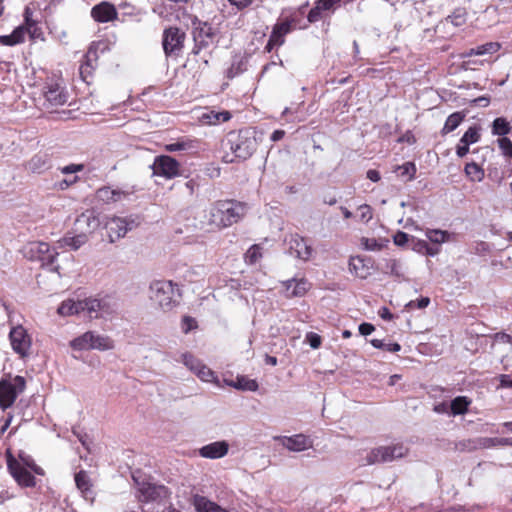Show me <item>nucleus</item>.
I'll use <instances>...</instances> for the list:
<instances>
[{
	"label": "nucleus",
	"instance_id": "obj_18",
	"mask_svg": "<svg viewBox=\"0 0 512 512\" xmlns=\"http://www.w3.org/2000/svg\"><path fill=\"white\" fill-rule=\"evenodd\" d=\"M292 22L285 20L274 25L265 51L271 52L275 47H280L285 42V36L292 31Z\"/></svg>",
	"mask_w": 512,
	"mask_h": 512
},
{
	"label": "nucleus",
	"instance_id": "obj_32",
	"mask_svg": "<svg viewBox=\"0 0 512 512\" xmlns=\"http://www.w3.org/2000/svg\"><path fill=\"white\" fill-rule=\"evenodd\" d=\"M499 49H500L499 43L489 42V43L480 45L476 48H471V49L465 51L461 55V57L467 58V57H471V56H475V55L481 56V55H486V54H493V53H496Z\"/></svg>",
	"mask_w": 512,
	"mask_h": 512
},
{
	"label": "nucleus",
	"instance_id": "obj_20",
	"mask_svg": "<svg viewBox=\"0 0 512 512\" xmlns=\"http://www.w3.org/2000/svg\"><path fill=\"white\" fill-rule=\"evenodd\" d=\"M100 225L101 220L95 210H86L80 214L75 221L76 230L86 232L88 237L97 230Z\"/></svg>",
	"mask_w": 512,
	"mask_h": 512
},
{
	"label": "nucleus",
	"instance_id": "obj_41",
	"mask_svg": "<svg viewBox=\"0 0 512 512\" xmlns=\"http://www.w3.org/2000/svg\"><path fill=\"white\" fill-rule=\"evenodd\" d=\"M467 17L464 9H456L451 15L445 19L446 24L454 27H461L466 23Z\"/></svg>",
	"mask_w": 512,
	"mask_h": 512
},
{
	"label": "nucleus",
	"instance_id": "obj_51",
	"mask_svg": "<svg viewBox=\"0 0 512 512\" xmlns=\"http://www.w3.org/2000/svg\"><path fill=\"white\" fill-rule=\"evenodd\" d=\"M371 344L373 347L378 349H385L390 352H397L400 350V345L398 343H392V344H385L383 340L380 339H372Z\"/></svg>",
	"mask_w": 512,
	"mask_h": 512
},
{
	"label": "nucleus",
	"instance_id": "obj_49",
	"mask_svg": "<svg viewBox=\"0 0 512 512\" xmlns=\"http://www.w3.org/2000/svg\"><path fill=\"white\" fill-rule=\"evenodd\" d=\"M342 0H318L317 4L320 6L321 10L326 13L328 16L332 13L336 7L340 5Z\"/></svg>",
	"mask_w": 512,
	"mask_h": 512
},
{
	"label": "nucleus",
	"instance_id": "obj_54",
	"mask_svg": "<svg viewBox=\"0 0 512 512\" xmlns=\"http://www.w3.org/2000/svg\"><path fill=\"white\" fill-rule=\"evenodd\" d=\"M393 241L395 243V245L397 246H404L406 245L409 241H411L409 235L405 232H402V231H398L394 237H393Z\"/></svg>",
	"mask_w": 512,
	"mask_h": 512
},
{
	"label": "nucleus",
	"instance_id": "obj_16",
	"mask_svg": "<svg viewBox=\"0 0 512 512\" xmlns=\"http://www.w3.org/2000/svg\"><path fill=\"white\" fill-rule=\"evenodd\" d=\"M185 33L177 27H170L163 33V49L167 55L178 54L183 48Z\"/></svg>",
	"mask_w": 512,
	"mask_h": 512
},
{
	"label": "nucleus",
	"instance_id": "obj_5",
	"mask_svg": "<svg viewBox=\"0 0 512 512\" xmlns=\"http://www.w3.org/2000/svg\"><path fill=\"white\" fill-rule=\"evenodd\" d=\"M25 379L22 376L8 377L0 380V407L6 410L11 407L17 397L24 392Z\"/></svg>",
	"mask_w": 512,
	"mask_h": 512
},
{
	"label": "nucleus",
	"instance_id": "obj_15",
	"mask_svg": "<svg viewBox=\"0 0 512 512\" xmlns=\"http://www.w3.org/2000/svg\"><path fill=\"white\" fill-rule=\"evenodd\" d=\"M43 94L48 108L62 106L68 101V93L58 81L47 82Z\"/></svg>",
	"mask_w": 512,
	"mask_h": 512
},
{
	"label": "nucleus",
	"instance_id": "obj_22",
	"mask_svg": "<svg viewBox=\"0 0 512 512\" xmlns=\"http://www.w3.org/2000/svg\"><path fill=\"white\" fill-rule=\"evenodd\" d=\"M168 496V490L163 485L152 483H141L138 487V495L140 501H156L164 499Z\"/></svg>",
	"mask_w": 512,
	"mask_h": 512
},
{
	"label": "nucleus",
	"instance_id": "obj_57",
	"mask_svg": "<svg viewBox=\"0 0 512 512\" xmlns=\"http://www.w3.org/2000/svg\"><path fill=\"white\" fill-rule=\"evenodd\" d=\"M196 327H197V323H196L195 319L188 317V316L184 317V319L182 321V330L184 333H188Z\"/></svg>",
	"mask_w": 512,
	"mask_h": 512
},
{
	"label": "nucleus",
	"instance_id": "obj_13",
	"mask_svg": "<svg viewBox=\"0 0 512 512\" xmlns=\"http://www.w3.org/2000/svg\"><path fill=\"white\" fill-rule=\"evenodd\" d=\"M7 467L15 481L20 486H35V478L32 475L33 471H31L29 468L19 466V464L16 463V458L11 454L10 451H7Z\"/></svg>",
	"mask_w": 512,
	"mask_h": 512
},
{
	"label": "nucleus",
	"instance_id": "obj_63",
	"mask_svg": "<svg viewBox=\"0 0 512 512\" xmlns=\"http://www.w3.org/2000/svg\"><path fill=\"white\" fill-rule=\"evenodd\" d=\"M374 331V326L372 324H369V323H362L360 326H359V332L364 335V336H367V335H370L372 332Z\"/></svg>",
	"mask_w": 512,
	"mask_h": 512
},
{
	"label": "nucleus",
	"instance_id": "obj_26",
	"mask_svg": "<svg viewBox=\"0 0 512 512\" xmlns=\"http://www.w3.org/2000/svg\"><path fill=\"white\" fill-rule=\"evenodd\" d=\"M91 16L97 22L106 23L117 17V11L114 5L101 2L91 9Z\"/></svg>",
	"mask_w": 512,
	"mask_h": 512
},
{
	"label": "nucleus",
	"instance_id": "obj_48",
	"mask_svg": "<svg viewBox=\"0 0 512 512\" xmlns=\"http://www.w3.org/2000/svg\"><path fill=\"white\" fill-rule=\"evenodd\" d=\"M497 144L504 156L512 158V141L509 138H507V137L498 138Z\"/></svg>",
	"mask_w": 512,
	"mask_h": 512
},
{
	"label": "nucleus",
	"instance_id": "obj_7",
	"mask_svg": "<svg viewBox=\"0 0 512 512\" xmlns=\"http://www.w3.org/2000/svg\"><path fill=\"white\" fill-rule=\"evenodd\" d=\"M101 309V302L98 299L88 298L84 300H66L63 301L62 304L58 307L57 313L60 316L66 317L71 315H76L81 312H87L91 318H93V313L98 312ZM98 316L95 315L94 318Z\"/></svg>",
	"mask_w": 512,
	"mask_h": 512
},
{
	"label": "nucleus",
	"instance_id": "obj_27",
	"mask_svg": "<svg viewBox=\"0 0 512 512\" xmlns=\"http://www.w3.org/2000/svg\"><path fill=\"white\" fill-rule=\"evenodd\" d=\"M98 60L97 50L94 47H90L84 55V60L80 65L79 72L83 81L89 82V77L92 76L94 69L96 68Z\"/></svg>",
	"mask_w": 512,
	"mask_h": 512
},
{
	"label": "nucleus",
	"instance_id": "obj_61",
	"mask_svg": "<svg viewBox=\"0 0 512 512\" xmlns=\"http://www.w3.org/2000/svg\"><path fill=\"white\" fill-rule=\"evenodd\" d=\"M227 1L239 10H242V9L250 6L253 2V0H227Z\"/></svg>",
	"mask_w": 512,
	"mask_h": 512
},
{
	"label": "nucleus",
	"instance_id": "obj_30",
	"mask_svg": "<svg viewBox=\"0 0 512 512\" xmlns=\"http://www.w3.org/2000/svg\"><path fill=\"white\" fill-rule=\"evenodd\" d=\"M231 118V114L228 111L216 112V111H207L202 113L199 117L200 121L203 124L208 125H216L219 123H223L228 121Z\"/></svg>",
	"mask_w": 512,
	"mask_h": 512
},
{
	"label": "nucleus",
	"instance_id": "obj_24",
	"mask_svg": "<svg viewBox=\"0 0 512 512\" xmlns=\"http://www.w3.org/2000/svg\"><path fill=\"white\" fill-rule=\"evenodd\" d=\"M229 452V444L225 440L215 441L199 449V455L207 459H219Z\"/></svg>",
	"mask_w": 512,
	"mask_h": 512
},
{
	"label": "nucleus",
	"instance_id": "obj_3",
	"mask_svg": "<svg viewBox=\"0 0 512 512\" xmlns=\"http://www.w3.org/2000/svg\"><path fill=\"white\" fill-rule=\"evenodd\" d=\"M226 145L234 157L224 156L227 163L234 162L235 159L246 160L256 150L257 144L255 137L251 136L249 131L232 132L228 135Z\"/></svg>",
	"mask_w": 512,
	"mask_h": 512
},
{
	"label": "nucleus",
	"instance_id": "obj_21",
	"mask_svg": "<svg viewBox=\"0 0 512 512\" xmlns=\"http://www.w3.org/2000/svg\"><path fill=\"white\" fill-rule=\"evenodd\" d=\"M10 340L12 348L16 353L22 357L28 354L31 340L22 326H17L10 331Z\"/></svg>",
	"mask_w": 512,
	"mask_h": 512
},
{
	"label": "nucleus",
	"instance_id": "obj_14",
	"mask_svg": "<svg viewBox=\"0 0 512 512\" xmlns=\"http://www.w3.org/2000/svg\"><path fill=\"white\" fill-rule=\"evenodd\" d=\"M183 363L189 370L196 374L200 380L215 384L219 383L218 377L214 371H212L209 367H207L191 354L183 355Z\"/></svg>",
	"mask_w": 512,
	"mask_h": 512
},
{
	"label": "nucleus",
	"instance_id": "obj_50",
	"mask_svg": "<svg viewBox=\"0 0 512 512\" xmlns=\"http://www.w3.org/2000/svg\"><path fill=\"white\" fill-rule=\"evenodd\" d=\"M326 16V13L321 10L320 6L316 2L315 6L309 11L307 19L310 23H315Z\"/></svg>",
	"mask_w": 512,
	"mask_h": 512
},
{
	"label": "nucleus",
	"instance_id": "obj_47",
	"mask_svg": "<svg viewBox=\"0 0 512 512\" xmlns=\"http://www.w3.org/2000/svg\"><path fill=\"white\" fill-rule=\"evenodd\" d=\"M373 217L372 208L368 204H362L357 208V218L363 223L369 222Z\"/></svg>",
	"mask_w": 512,
	"mask_h": 512
},
{
	"label": "nucleus",
	"instance_id": "obj_58",
	"mask_svg": "<svg viewBox=\"0 0 512 512\" xmlns=\"http://www.w3.org/2000/svg\"><path fill=\"white\" fill-rule=\"evenodd\" d=\"M165 286H169L170 288H173L174 286H178V284L173 283L172 280H161L156 279L154 280L149 288H165Z\"/></svg>",
	"mask_w": 512,
	"mask_h": 512
},
{
	"label": "nucleus",
	"instance_id": "obj_8",
	"mask_svg": "<svg viewBox=\"0 0 512 512\" xmlns=\"http://www.w3.org/2000/svg\"><path fill=\"white\" fill-rule=\"evenodd\" d=\"M31 14L30 9L26 8L24 12L25 24L15 28L9 35L0 36V43L5 46H14L24 42L27 33H29L32 38L38 37L39 28L31 19Z\"/></svg>",
	"mask_w": 512,
	"mask_h": 512
},
{
	"label": "nucleus",
	"instance_id": "obj_42",
	"mask_svg": "<svg viewBox=\"0 0 512 512\" xmlns=\"http://www.w3.org/2000/svg\"><path fill=\"white\" fill-rule=\"evenodd\" d=\"M479 140H480V128L477 126H471L461 137L460 143L471 145V144L477 143Z\"/></svg>",
	"mask_w": 512,
	"mask_h": 512
},
{
	"label": "nucleus",
	"instance_id": "obj_56",
	"mask_svg": "<svg viewBox=\"0 0 512 512\" xmlns=\"http://www.w3.org/2000/svg\"><path fill=\"white\" fill-rule=\"evenodd\" d=\"M430 303V299L428 297H422L421 299L417 300V301H413L411 300L410 302L407 303V307L409 308H419V309H423V308H426Z\"/></svg>",
	"mask_w": 512,
	"mask_h": 512
},
{
	"label": "nucleus",
	"instance_id": "obj_9",
	"mask_svg": "<svg viewBox=\"0 0 512 512\" xmlns=\"http://www.w3.org/2000/svg\"><path fill=\"white\" fill-rule=\"evenodd\" d=\"M408 450L402 444L391 446H381L372 449L366 456V463L369 465L383 462H391L393 460L404 457Z\"/></svg>",
	"mask_w": 512,
	"mask_h": 512
},
{
	"label": "nucleus",
	"instance_id": "obj_38",
	"mask_svg": "<svg viewBox=\"0 0 512 512\" xmlns=\"http://www.w3.org/2000/svg\"><path fill=\"white\" fill-rule=\"evenodd\" d=\"M395 172L404 181H411L415 178L416 166L413 162H405L402 165L396 167Z\"/></svg>",
	"mask_w": 512,
	"mask_h": 512
},
{
	"label": "nucleus",
	"instance_id": "obj_2",
	"mask_svg": "<svg viewBox=\"0 0 512 512\" xmlns=\"http://www.w3.org/2000/svg\"><path fill=\"white\" fill-rule=\"evenodd\" d=\"M246 212L244 204L236 201H218L209 211V224L222 229L237 223Z\"/></svg>",
	"mask_w": 512,
	"mask_h": 512
},
{
	"label": "nucleus",
	"instance_id": "obj_33",
	"mask_svg": "<svg viewBox=\"0 0 512 512\" xmlns=\"http://www.w3.org/2000/svg\"><path fill=\"white\" fill-rule=\"evenodd\" d=\"M512 131L511 123L504 117L494 119L491 124V133L494 136L506 137Z\"/></svg>",
	"mask_w": 512,
	"mask_h": 512
},
{
	"label": "nucleus",
	"instance_id": "obj_60",
	"mask_svg": "<svg viewBox=\"0 0 512 512\" xmlns=\"http://www.w3.org/2000/svg\"><path fill=\"white\" fill-rule=\"evenodd\" d=\"M82 169H83V165H81V164H70V165L62 167L61 172L63 174H73V173L81 171Z\"/></svg>",
	"mask_w": 512,
	"mask_h": 512
},
{
	"label": "nucleus",
	"instance_id": "obj_1",
	"mask_svg": "<svg viewBox=\"0 0 512 512\" xmlns=\"http://www.w3.org/2000/svg\"><path fill=\"white\" fill-rule=\"evenodd\" d=\"M23 256L31 261H37L41 266L53 272L60 273L65 267L60 262L73 260V256L67 251H58L57 244L51 247L47 242L31 241L25 244L21 250Z\"/></svg>",
	"mask_w": 512,
	"mask_h": 512
},
{
	"label": "nucleus",
	"instance_id": "obj_31",
	"mask_svg": "<svg viewBox=\"0 0 512 512\" xmlns=\"http://www.w3.org/2000/svg\"><path fill=\"white\" fill-rule=\"evenodd\" d=\"M411 246L412 250L421 254V255H427V256H435L440 252V248L438 246H431L428 244L427 241L416 239L414 237H411Z\"/></svg>",
	"mask_w": 512,
	"mask_h": 512
},
{
	"label": "nucleus",
	"instance_id": "obj_46",
	"mask_svg": "<svg viewBox=\"0 0 512 512\" xmlns=\"http://www.w3.org/2000/svg\"><path fill=\"white\" fill-rule=\"evenodd\" d=\"M300 104L297 105L295 108H292V107H286L283 112H282V117H287V116H290L288 118H286V121L287 122H302L305 120V117L303 116H299L298 115V112H299V109H300Z\"/></svg>",
	"mask_w": 512,
	"mask_h": 512
},
{
	"label": "nucleus",
	"instance_id": "obj_64",
	"mask_svg": "<svg viewBox=\"0 0 512 512\" xmlns=\"http://www.w3.org/2000/svg\"><path fill=\"white\" fill-rule=\"evenodd\" d=\"M468 152H469V145L461 144L459 142V144L456 147V154H457V156L462 158V157L466 156Z\"/></svg>",
	"mask_w": 512,
	"mask_h": 512
},
{
	"label": "nucleus",
	"instance_id": "obj_25",
	"mask_svg": "<svg viewBox=\"0 0 512 512\" xmlns=\"http://www.w3.org/2000/svg\"><path fill=\"white\" fill-rule=\"evenodd\" d=\"M130 193L120 188L105 186L97 190L96 197L99 201L110 204L126 200Z\"/></svg>",
	"mask_w": 512,
	"mask_h": 512
},
{
	"label": "nucleus",
	"instance_id": "obj_12",
	"mask_svg": "<svg viewBox=\"0 0 512 512\" xmlns=\"http://www.w3.org/2000/svg\"><path fill=\"white\" fill-rule=\"evenodd\" d=\"M216 29L207 22H200L193 31L195 42L194 53H199L203 48H207L216 42Z\"/></svg>",
	"mask_w": 512,
	"mask_h": 512
},
{
	"label": "nucleus",
	"instance_id": "obj_34",
	"mask_svg": "<svg viewBox=\"0 0 512 512\" xmlns=\"http://www.w3.org/2000/svg\"><path fill=\"white\" fill-rule=\"evenodd\" d=\"M425 236L430 242L439 247V245L450 240L451 234L448 231L440 229H426Z\"/></svg>",
	"mask_w": 512,
	"mask_h": 512
},
{
	"label": "nucleus",
	"instance_id": "obj_45",
	"mask_svg": "<svg viewBox=\"0 0 512 512\" xmlns=\"http://www.w3.org/2000/svg\"><path fill=\"white\" fill-rule=\"evenodd\" d=\"M27 168L33 173H41L46 168V161L42 156L36 155L29 160Z\"/></svg>",
	"mask_w": 512,
	"mask_h": 512
},
{
	"label": "nucleus",
	"instance_id": "obj_11",
	"mask_svg": "<svg viewBox=\"0 0 512 512\" xmlns=\"http://www.w3.org/2000/svg\"><path fill=\"white\" fill-rule=\"evenodd\" d=\"M151 168L154 175L172 179L179 175L180 165L174 158L167 155H160L155 157Z\"/></svg>",
	"mask_w": 512,
	"mask_h": 512
},
{
	"label": "nucleus",
	"instance_id": "obj_19",
	"mask_svg": "<svg viewBox=\"0 0 512 512\" xmlns=\"http://www.w3.org/2000/svg\"><path fill=\"white\" fill-rule=\"evenodd\" d=\"M150 299L161 309L168 311L174 308L181 298L179 290H152Z\"/></svg>",
	"mask_w": 512,
	"mask_h": 512
},
{
	"label": "nucleus",
	"instance_id": "obj_28",
	"mask_svg": "<svg viewBox=\"0 0 512 512\" xmlns=\"http://www.w3.org/2000/svg\"><path fill=\"white\" fill-rule=\"evenodd\" d=\"M350 271L357 277L365 279L370 275L372 262L362 256L351 257L349 262Z\"/></svg>",
	"mask_w": 512,
	"mask_h": 512
},
{
	"label": "nucleus",
	"instance_id": "obj_44",
	"mask_svg": "<svg viewBox=\"0 0 512 512\" xmlns=\"http://www.w3.org/2000/svg\"><path fill=\"white\" fill-rule=\"evenodd\" d=\"M75 482L77 488L85 494V497H87L88 492L90 491V480L87 476V474L84 471H80L75 475Z\"/></svg>",
	"mask_w": 512,
	"mask_h": 512
},
{
	"label": "nucleus",
	"instance_id": "obj_39",
	"mask_svg": "<svg viewBox=\"0 0 512 512\" xmlns=\"http://www.w3.org/2000/svg\"><path fill=\"white\" fill-rule=\"evenodd\" d=\"M465 115L461 112H454L449 115L445 121L444 127L442 129L443 134L450 133L454 131L464 120Z\"/></svg>",
	"mask_w": 512,
	"mask_h": 512
},
{
	"label": "nucleus",
	"instance_id": "obj_23",
	"mask_svg": "<svg viewBox=\"0 0 512 512\" xmlns=\"http://www.w3.org/2000/svg\"><path fill=\"white\" fill-rule=\"evenodd\" d=\"M89 241V237L86 232H80L77 234L66 233L62 238H60L56 244L58 251L60 249H69L73 251H77L82 246H84Z\"/></svg>",
	"mask_w": 512,
	"mask_h": 512
},
{
	"label": "nucleus",
	"instance_id": "obj_53",
	"mask_svg": "<svg viewBox=\"0 0 512 512\" xmlns=\"http://www.w3.org/2000/svg\"><path fill=\"white\" fill-rule=\"evenodd\" d=\"M284 284L287 289L301 288L307 284V280L303 276H295L292 279L287 280Z\"/></svg>",
	"mask_w": 512,
	"mask_h": 512
},
{
	"label": "nucleus",
	"instance_id": "obj_40",
	"mask_svg": "<svg viewBox=\"0 0 512 512\" xmlns=\"http://www.w3.org/2000/svg\"><path fill=\"white\" fill-rule=\"evenodd\" d=\"M471 400L466 396H458L451 402V412L453 415L464 414L470 405Z\"/></svg>",
	"mask_w": 512,
	"mask_h": 512
},
{
	"label": "nucleus",
	"instance_id": "obj_29",
	"mask_svg": "<svg viewBox=\"0 0 512 512\" xmlns=\"http://www.w3.org/2000/svg\"><path fill=\"white\" fill-rule=\"evenodd\" d=\"M193 505L197 512H228L204 496L195 495L193 497Z\"/></svg>",
	"mask_w": 512,
	"mask_h": 512
},
{
	"label": "nucleus",
	"instance_id": "obj_36",
	"mask_svg": "<svg viewBox=\"0 0 512 512\" xmlns=\"http://www.w3.org/2000/svg\"><path fill=\"white\" fill-rule=\"evenodd\" d=\"M464 172L473 182H481L485 176L483 168L475 162L467 163L465 165Z\"/></svg>",
	"mask_w": 512,
	"mask_h": 512
},
{
	"label": "nucleus",
	"instance_id": "obj_4",
	"mask_svg": "<svg viewBox=\"0 0 512 512\" xmlns=\"http://www.w3.org/2000/svg\"><path fill=\"white\" fill-rule=\"evenodd\" d=\"M70 346L73 350H98L108 351L115 347L114 340L107 336L99 334L95 331H87L82 335L76 337L70 342Z\"/></svg>",
	"mask_w": 512,
	"mask_h": 512
},
{
	"label": "nucleus",
	"instance_id": "obj_55",
	"mask_svg": "<svg viewBox=\"0 0 512 512\" xmlns=\"http://www.w3.org/2000/svg\"><path fill=\"white\" fill-rule=\"evenodd\" d=\"M306 340L308 341L309 345L313 349H317L321 345V337L313 332H310L306 335Z\"/></svg>",
	"mask_w": 512,
	"mask_h": 512
},
{
	"label": "nucleus",
	"instance_id": "obj_10",
	"mask_svg": "<svg viewBox=\"0 0 512 512\" xmlns=\"http://www.w3.org/2000/svg\"><path fill=\"white\" fill-rule=\"evenodd\" d=\"M291 254L295 255L298 259L307 262L312 259L314 249L309 239L297 233L291 234L287 240Z\"/></svg>",
	"mask_w": 512,
	"mask_h": 512
},
{
	"label": "nucleus",
	"instance_id": "obj_35",
	"mask_svg": "<svg viewBox=\"0 0 512 512\" xmlns=\"http://www.w3.org/2000/svg\"><path fill=\"white\" fill-rule=\"evenodd\" d=\"M16 463L19 464V466L29 468L31 471H33L37 475H43L44 471L41 467H39L34 459L26 454L25 452H20L18 454V457L16 458Z\"/></svg>",
	"mask_w": 512,
	"mask_h": 512
},
{
	"label": "nucleus",
	"instance_id": "obj_17",
	"mask_svg": "<svg viewBox=\"0 0 512 512\" xmlns=\"http://www.w3.org/2000/svg\"><path fill=\"white\" fill-rule=\"evenodd\" d=\"M284 448L292 452H302L313 446L312 440L304 434H295L292 436H275Z\"/></svg>",
	"mask_w": 512,
	"mask_h": 512
},
{
	"label": "nucleus",
	"instance_id": "obj_59",
	"mask_svg": "<svg viewBox=\"0 0 512 512\" xmlns=\"http://www.w3.org/2000/svg\"><path fill=\"white\" fill-rule=\"evenodd\" d=\"M243 60L240 59L238 63H236L235 61L232 63L231 65V68L229 69V76L230 77H234L235 75L239 74L240 72H242L243 70H245V68H243Z\"/></svg>",
	"mask_w": 512,
	"mask_h": 512
},
{
	"label": "nucleus",
	"instance_id": "obj_52",
	"mask_svg": "<svg viewBox=\"0 0 512 512\" xmlns=\"http://www.w3.org/2000/svg\"><path fill=\"white\" fill-rule=\"evenodd\" d=\"M191 148V144L186 141H177L174 143L166 144L165 150L168 152L183 151Z\"/></svg>",
	"mask_w": 512,
	"mask_h": 512
},
{
	"label": "nucleus",
	"instance_id": "obj_43",
	"mask_svg": "<svg viewBox=\"0 0 512 512\" xmlns=\"http://www.w3.org/2000/svg\"><path fill=\"white\" fill-rule=\"evenodd\" d=\"M244 258L247 264H256L262 258V247L258 244L252 245L245 253Z\"/></svg>",
	"mask_w": 512,
	"mask_h": 512
},
{
	"label": "nucleus",
	"instance_id": "obj_37",
	"mask_svg": "<svg viewBox=\"0 0 512 512\" xmlns=\"http://www.w3.org/2000/svg\"><path fill=\"white\" fill-rule=\"evenodd\" d=\"M229 385L233 386L238 390L244 391H256L258 389V383L254 379L241 376L237 377L234 382H230Z\"/></svg>",
	"mask_w": 512,
	"mask_h": 512
},
{
	"label": "nucleus",
	"instance_id": "obj_62",
	"mask_svg": "<svg viewBox=\"0 0 512 512\" xmlns=\"http://www.w3.org/2000/svg\"><path fill=\"white\" fill-rule=\"evenodd\" d=\"M501 387H512V374H502L499 376Z\"/></svg>",
	"mask_w": 512,
	"mask_h": 512
},
{
	"label": "nucleus",
	"instance_id": "obj_6",
	"mask_svg": "<svg viewBox=\"0 0 512 512\" xmlns=\"http://www.w3.org/2000/svg\"><path fill=\"white\" fill-rule=\"evenodd\" d=\"M140 224L137 216L118 217L113 216L105 223V228L108 233L109 241L111 243L123 238L129 231L133 230Z\"/></svg>",
	"mask_w": 512,
	"mask_h": 512
}]
</instances>
